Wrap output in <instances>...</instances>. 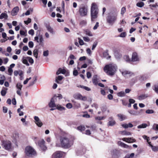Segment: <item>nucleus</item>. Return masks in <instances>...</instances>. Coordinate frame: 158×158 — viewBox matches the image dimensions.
<instances>
[{"label":"nucleus","mask_w":158,"mask_h":158,"mask_svg":"<svg viewBox=\"0 0 158 158\" xmlns=\"http://www.w3.org/2000/svg\"><path fill=\"white\" fill-rule=\"evenodd\" d=\"M118 67L116 64L110 63L106 65L103 68L104 72L108 75L113 76L116 73Z\"/></svg>","instance_id":"obj_1"},{"label":"nucleus","mask_w":158,"mask_h":158,"mask_svg":"<svg viewBox=\"0 0 158 158\" xmlns=\"http://www.w3.org/2000/svg\"><path fill=\"white\" fill-rule=\"evenodd\" d=\"M60 144L56 143L57 147H61L64 148H69L73 145V142L66 136L61 137L60 138Z\"/></svg>","instance_id":"obj_2"},{"label":"nucleus","mask_w":158,"mask_h":158,"mask_svg":"<svg viewBox=\"0 0 158 158\" xmlns=\"http://www.w3.org/2000/svg\"><path fill=\"white\" fill-rule=\"evenodd\" d=\"M98 9L97 4L95 2L93 3L91 7V20L92 21L98 17Z\"/></svg>","instance_id":"obj_3"},{"label":"nucleus","mask_w":158,"mask_h":158,"mask_svg":"<svg viewBox=\"0 0 158 158\" xmlns=\"http://www.w3.org/2000/svg\"><path fill=\"white\" fill-rule=\"evenodd\" d=\"M56 101V96H54L52 98L50 103L49 104V106L51 108H56V109L58 110L62 111L64 110L65 109V108L61 106L60 105H56L55 104V102Z\"/></svg>","instance_id":"obj_4"},{"label":"nucleus","mask_w":158,"mask_h":158,"mask_svg":"<svg viewBox=\"0 0 158 158\" xmlns=\"http://www.w3.org/2000/svg\"><path fill=\"white\" fill-rule=\"evenodd\" d=\"M2 146L5 149L10 151L12 149V143L9 140H4L2 141Z\"/></svg>","instance_id":"obj_5"},{"label":"nucleus","mask_w":158,"mask_h":158,"mask_svg":"<svg viewBox=\"0 0 158 158\" xmlns=\"http://www.w3.org/2000/svg\"><path fill=\"white\" fill-rule=\"evenodd\" d=\"M117 15L116 14H110L107 18V21L110 24L112 25L117 19Z\"/></svg>","instance_id":"obj_6"},{"label":"nucleus","mask_w":158,"mask_h":158,"mask_svg":"<svg viewBox=\"0 0 158 158\" xmlns=\"http://www.w3.org/2000/svg\"><path fill=\"white\" fill-rule=\"evenodd\" d=\"M25 152L26 155L29 156H31L36 154L35 150L32 147L29 146L26 148Z\"/></svg>","instance_id":"obj_7"},{"label":"nucleus","mask_w":158,"mask_h":158,"mask_svg":"<svg viewBox=\"0 0 158 158\" xmlns=\"http://www.w3.org/2000/svg\"><path fill=\"white\" fill-rule=\"evenodd\" d=\"M88 11L87 6L84 5H81L79 8V12L80 15L85 16L87 15Z\"/></svg>","instance_id":"obj_8"},{"label":"nucleus","mask_w":158,"mask_h":158,"mask_svg":"<svg viewBox=\"0 0 158 158\" xmlns=\"http://www.w3.org/2000/svg\"><path fill=\"white\" fill-rule=\"evenodd\" d=\"M120 71L122 75L126 78H129L134 76V73L130 71L126 70L123 71Z\"/></svg>","instance_id":"obj_9"},{"label":"nucleus","mask_w":158,"mask_h":158,"mask_svg":"<svg viewBox=\"0 0 158 158\" xmlns=\"http://www.w3.org/2000/svg\"><path fill=\"white\" fill-rule=\"evenodd\" d=\"M73 97L76 99L81 100L83 101H86L87 99V98L86 97L83 96L79 94H74Z\"/></svg>","instance_id":"obj_10"},{"label":"nucleus","mask_w":158,"mask_h":158,"mask_svg":"<svg viewBox=\"0 0 158 158\" xmlns=\"http://www.w3.org/2000/svg\"><path fill=\"white\" fill-rule=\"evenodd\" d=\"M34 119V122L38 127H41L43 125V123L38 117L35 116Z\"/></svg>","instance_id":"obj_11"},{"label":"nucleus","mask_w":158,"mask_h":158,"mask_svg":"<svg viewBox=\"0 0 158 158\" xmlns=\"http://www.w3.org/2000/svg\"><path fill=\"white\" fill-rule=\"evenodd\" d=\"M45 141L43 139H41L39 141L38 144L41 149L45 150L47 149L45 145Z\"/></svg>","instance_id":"obj_12"},{"label":"nucleus","mask_w":158,"mask_h":158,"mask_svg":"<svg viewBox=\"0 0 158 158\" xmlns=\"http://www.w3.org/2000/svg\"><path fill=\"white\" fill-rule=\"evenodd\" d=\"M111 155L113 158H118L119 156V152L116 149L113 150L111 151Z\"/></svg>","instance_id":"obj_13"},{"label":"nucleus","mask_w":158,"mask_h":158,"mask_svg":"<svg viewBox=\"0 0 158 158\" xmlns=\"http://www.w3.org/2000/svg\"><path fill=\"white\" fill-rule=\"evenodd\" d=\"M139 59L137 53L136 52L133 53L132 55L131 61L135 62L139 61Z\"/></svg>","instance_id":"obj_14"},{"label":"nucleus","mask_w":158,"mask_h":158,"mask_svg":"<svg viewBox=\"0 0 158 158\" xmlns=\"http://www.w3.org/2000/svg\"><path fill=\"white\" fill-rule=\"evenodd\" d=\"M19 10V8L18 6H16L12 10L11 14L13 16L16 15Z\"/></svg>","instance_id":"obj_15"},{"label":"nucleus","mask_w":158,"mask_h":158,"mask_svg":"<svg viewBox=\"0 0 158 158\" xmlns=\"http://www.w3.org/2000/svg\"><path fill=\"white\" fill-rule=\"evenodd\" d=\"M62 152L58 151L53 154V157L54 158H60L62 157Z\"/></svg>","instance_id":"obj_16"},{"label":"nucleus","mask_w":158,"mask_h":158,"mask_svg":"<svg viewBox=\"0 0 158 158\" xmlns=\"http://www.w3.org/2000/svg\"><path fill=\"white\" fill-rule=\"evenodd\" d=\"M109 122L108 123V126H112L114 125L115 123V121L113 119L112 117L109 118Z\"/></svg>","instance_id":"obj_17"},{"label":"nucleus","mask_w":158,"mask_h":158,"mask_svg":"<svg viewBox=\"0 0 158 158\" xmlns=\"http://www.w3.org/2000/svg\"><path fill=\"white\" fill-rule=\"evenodd\" d=\"M148 97L147 94H142L139 96L137 98L139 100H142L146 99Z\"/></svg>","instance_id":"obj_18"},{"label":"nucleus","mask_w":158,"mask_h":158,"mask_svg":"<svg viewBox=\"0 0 158 158\" xmlns=\"http://www.w3.org/2000/svg\"><path fill=\"white\" fill-rule=\"evenodd\" d=\"M117 116L118 117L120 121H122L125 120L127 118V116L124 115L119 114L117 115Z\"/></svg>","instance_id":"obj_19"},{"label":"nucleus","mask_w":158,"mask_h":158,"mask_svg":"<svg viewBox=\"0 0 158 158\" xmlns=\"http://www.w3.org/2000/svg\"><path fill=\"white\" fill-rule=\"evenodd\" d=\"M119 145L121 147L125 148H130L131 147L129 146L128 145L124 143L121 141H120L118 143Z\"/></svg>","instance_id":"obj_20"},{"label":"nucleus","mask_w":158,"mask_h":158,"mask_svg":"<svg viewBox=\"0 0 158 158\" xmlns=\"http://www.w3.org/2000/svg\"><path fill=\"white\" fill-rule=\"evenodd\" d=\"M123 127L125 128H127L128 127H133V125L131 123H129L128 124H124L122 125Z\"/></svg>","instance_id":"obj_21"},{"label":"nucleus","mask_w":158,"mask_h":158,"mask_svg":"<svg viewBox=\"0 0 158 158\" xmlns=\"http://www.w3.org/2000/svg\"><path fill=\"white\" fill-rule=\"evenodd\" d=\"M119 133L123 135H131V134L130 132L125 131H121L119 132Z\"/></svg>","instance_id":"obj_22"},{"label":"nucleus","mask_w":158,"mask_h":158,"mask_svg":"<svg viewBox=\"0 0 158 158\" xmlns=\"http://www.w3.org/2000/svg\"><path fill=\"white\" fill-rule=\"evenodd\" d=\"M7 90L8 89L7 88L4 87H3L1 91V94L2 95V96H5Z\"/></svg>","instance_id":"obj_23"},{"label":"nucleus","mask_w":158,"mask_h":158,"mask_svg":"<svg viewBox=\"0 0 158 158\" xmlns=\"http://www.w3.org/2000/svg\"><path fill=\"white\" fill-rule=\"evenodd\" d=\"M46 28L48 31H49L52 34H54L55 33V32L54 31L53 29L50 27V26H47Z\"/></svg>","instance_id":"obj_24"},{"label":"nucleus","mask_w":158,"mask_h":158,"mask_svg":"<svg viewBox=\"0 0 158 158\" xmlns=\"http://www.w3.org/2000/svg\"><path fill=\"white\" fill-rule=\"evenodd\" d=\"M27 60V57H23L22 59V62L27 66H29V64Z\"/></svg>","instance_id":"obj_25"},{"label":"nucleus","mask_w":158,"mask_h":158,"mask_svg":"<svg viewBox=\"0 0 158 158\" xmlns=\"http://www.w3.org/2000/svg\"><path fill=\"white\" fill-rule=\"evenodd\" d=\"M8 17V15L6 13H2L0 15V19H7Z\"/></svg>","instance_id":"obj_26"},{"label":"nucleus","mask_w":158,"mask_h":158,"mask_svg":"<svg viewBox=\"0 0 158 158\" xmlns=\"http://www.w3.org/2000/svg\"><path fill=\"white\" fill-rule=\"evenodd\" d=\"M118 96L120 97H123L125 96V93L124 91H120L117 94Z\"/></svg>","instance_id":"obj_27"},{"label":"nucleus","mask_w":158,"mask_h":158,"mask_svg":"<svg viewBox=\"0 0 158 158\" xmlns=\"http://www.w3.org/2000/svg\"><path fill=\"white\" fill-rule=\"evenodd\" d=\"M128 113L131 115H138V114L137 112L134 110H129L128 111Z\"/></svg>","instance_id":"obj_28"},{"label":"nucleus","mask_w":158,"mask_h":158,"mask_svg":"<svg viewBox=\"0 0 158 158\" xmlns=\"http://www.w3.org/2000/svg\"><path fill=\"white\" fill-rule=\"evenodd\" d=\"M136 141V140L133 138H128L127 139V142L133 143Z\"/></svg>","instance_id":"obj_29"},{"label":"nucleus","mask_w":158,"mask_h":158,"mask_svg":"<svg viewBox=\"0 0 158 158\" xmlns=\"http://www.w3.org/2000/svg\"><path fill=\"white\" fill-rule=\"evenodd\" d=\"M92 81L93 84L95 85L98 84V81L97 78L96 77H94L92 79Z\"/></svg>","instance_id":"obj_30"},{"label":"nucleus","mask_w":158,"mask_h":158,"mask_svg":"<svg viewBox=\"0 0 158 158\" xmlns=\"http://www.w3.org/2000/svg\"><path fill=\"white\" fill-rule=\"evenodd\" d=\"M134 153H131L130 155H126L123 158H134Z\"/></svg>","instance_id":"obj_31"},{"label":"nucleus","mask_w":158,"mask_h":158,"mask_svg":"<svg viewBox=\"0 0 158 158\" xmlns=\"http://www.w3.org/2000/svg\"><path fill=\"white\" fill-rule=\"evenodd\" d=\"M147 126V124L146 123H143L138 126V128H143L146 127Z\"/></svg>","instance_id":"obj_32"},{"label":"nucleus","mask_w":158,"mask_h":158,"mask_svg":"<svg viewBox=\"0 0 158 158\" xmlns=\"http://www.w3.org/2000/svg\"><path fill=\"white\" fill-rule=\"evenodd\" d=\"M33 54L34 56L36 58H37L38 56V50L36 49H34L33 52Z\"/></svg>","instance_id":"obj_33"},{"label":"nucleus","mask_w":158,"mask_h":158,"mask_svg":"<svg viewBox=\"0 0 158 158\" xmlns=\"http://www.w3.org/2000/svg\"><path fill=\"white\" fill-rule=\"evenodd\" d=\"M124 60L127 62H130L131 61L129 56L127 55H125L124 56Z\"/></svg>","instance_id":"obj_34"},{"label":"nucleus","mask_w":158,"mask_h":158,"mask_svg":"<svg viewBox=\"0 0 158 158\" xmlns=\"http://www.w3.org/2000/svg\"><path fill=\"white\" fill-rule=\"evenodd\" d=\"M22 85L19 83H18L16 84V87L18 89H22Z\"/></svg>","instance_id":"obj_35"},{"label":"nucleus","mask_w":158,"mask_h":158,"mask_svg":"<svg viewBox=\"0 0 158 158\" xmlns=\"http://www.w3.org/2000/svg\"><path fill=\"white\" fill-rule=\"evenodd\" d=\"M85 34L87 35H88L90 36H93L92 33L89 30H86L85 31Z\"/></svg>","instance_id":"obj_36"},{"label":"nucleus","mask_w":158,"mask_h":158,"mask_svg":"<svg viewBox=\"0 0 158 158\" xmlns=\"http://www.w3.org/2000/svg\"><path fill=\"white\" fill-rule=\"evenodd\" d=\"M153 90L156 93L158 94V84L154 85V88Z\"/></svg>","instance_id":"obj_37"},{"label":"nucleus","mask_w":158,"mask_h":158,"mask_svg":"<svg viewBox=\"0 0 158 158\" xmlns=\"http://www.w3.org/2000/svg\"><path fill=\"white\" fill-rule=\"evenodd\" d=\"M144 5V3L143 2H138L136 4V6L139 7H141Z\"/></svg>","instance_id":"obj_38"},{"label":"nucleus","mask_w":158,"mask_h":158,"mask_svg":"<svg viewBox=\"0 0 158 158\" xmlns=\"http://www.w3.org/2000/svg\"><path fill=\"white\" fill-rule=\"evenodd\" d=\"M27 58L29 62L31 63V64H32L33 63L34 60L32 58L30 57H27Z\"/></svg>","instance_id":"obj_39"},{"label":"nucleus","mask_w":158,"mask_h":158,"mask_svg":"<svg viewBox=\"0 0 158 158\" xmlns=\"http://www.w3.org/2000/svg\"><path fill=\"white\" fill-rule=\"evenodd\" d=\"M154 111L152 110H146V113L148 114H151L154 113Z\"/></svg>","instance_id":"obj_40"},{"label":"nucleus","mask_w":158,"mask_h":158,"mask_svg":"<svg viewBox=\"0 0 158 158\" xmlns=\"http://www.w3.org/2000/svg\"><path fill=\"white\" fill-rule=\"evenodd\" d=\"M152 129L154 130H158V124H154L152 126Z\"/></svg>","instance_id":"obj_41"},{"label":"nucleus","mask_w":158,"mask_h":158,"mask_svg":"<svg viewBox=\"0 0 158 158\" xmlns=\"http://www.w3.org/2000/svg\"><path fill=\"white\" fill-rule=\"evenodd\" d=\"M63 79V77L61 76H58V77H57L56 78V82L58 83H59V82L58 81V80H61L62 79Z\"/></svg>","instance_id":"obj_42"},{"label":"nucleus","mask_w":158,"mask_h":158,"mask_svg":"<svg viewBox=\"0 0 158 158\" xmlns=\"http://www.w3.org/2000/svg\"><path fill=\"white\" fill-rule=\"evenodd\" d=\"M28 46L29 48H32L34 46L33 42L31 41H29L28 43Z\"/></svg>","instance_id":"obj_43"},{"label":"nucleus","mask_w":158,"mask_h":158,"mask_svg":"<svg viewBox=\"0 0 158 158\" xmlns=\"http://www.w3.org/2000/svg\"><path fill=\"white\" fill-rule=\"evenodd\" d=\"M105 118V117L98 116L95 118V119L96 120H101Z\"/></svg>","instance_id":"obj_44"},{"label":"nucleus","mask_w":158,"mask_h":158,"mask_svg":"<svg viewBox=\"0 0 158 158\" xmlns=\"http://www.w3.org/2000/svg\"><path fill=\"white\" fill-rule=\"evenodd\" d=\"M13 71L12 69L11 68H9L8 70V72L9 73V75L11 76L12 74Z\"/></svg>","instance_id":"obj_45"},{"label":"nucleus","mask_w":158,"mask_h":158,"mask_svg":"<svg viewBox=\"0 0 158 158\" xmlns=\"http://www.w3.org/2000/svg\"><path fill=\"white\" fill-rule=\"evenodd\" d=\"M152 150L155 152L158 151V147L156 146H152Z\"/></svg>","instance_id":"obj_46"},{"label":"nucleus","mask_w":158,"mask_h":158,"mask_svg":"<svg viewBox=\"0 0 158 158\" xmlns=\"http://www.w3.org/2000/svg\"><path fill=\"white\" fill-rule=\"evenodd\" d=\"M66 107L68 109H71L72 108L73 106L71 103H68L66 105Z\"/></svg>","instance_id":"obj_47"},{"label":"nucleus","mask_w":158,"mask_h":158,"mask_svg":"<svg viewBox=\"0 0 158 158\" xmlns=\"http://www.w3.org/2000/svg\"><path fill=\"white\" fill-rule=\"evenodd\" d=\"M31 19L30 18H28V19L27 21H24V23L25 24L27 25L28 23H30L31 22Z\"/></svg>","instance_id":"obj_48"},{"label":"nucleus","mask_w":158,"mask_h":158,"mask_svg":"<svg viewBox=\"0 0 158 158\" xmlns=\"http://www.w3.org/2000/svg\"><path fill=\"white\" fill-rule=\"evenodd\" d=\"M77 129L81 131H84L85 129V127L83 126H80L77 127Z\"/></svg>","instance_id":"obj_49"},{"label":"nucleus","mask_w":158,"mask_h":158,"mask_svg":"<svg viewBox=\"0 0 158 158\" xmlns=\"http://www.w3.org/2000/svg\"><path fill=\"white\" fill-rule=\"evenodd\" d=\"M126 11V8L124 7H123L121 10V14L122 15H123Z\"/></svg>","instance_id":"obj_50"},{"label":"nucleus","mask_w":158,"mask_h":158,"mask_svg":"<svg viewBox=\"0 0 158 158\" xmlns=\"http://www.w3.org/2000/svg\"><path fill=\"white\" fill-rule=\"evenodd\" d=\"M126 35V33L125 32L121 33L119 36L121 37H125Z\"/></svg>","instance_id":"obj_51"},{"label":"nucleus","mask_w":158,"mask_h":158,"mask_svg":"<svg viewBox=\"0 0 158 158\" xmlns=\"http://www.w3.org/2000/svg\"><path fill=\"white\" fill-rule=\"evenodd\" d=\"M20 33L21 35L26 36V31H23L20 30Z\"/></svg>","instance_id":"obj_52"},{"label":"nucleus","mask_w":158,"mask_h":158,"mask_svg":"<svg viewBox=\"0 0 158 158\" xmlns=\"http://www.w3.org/2000/svg\"><path fill=\"white\" fill-rule=\"evenodd\" d=\"M149 6L150 7V8L152 10L153 9L152 8V7H156V6H158V5H157V4L156 3V4H153V5L150 4L149 5Z\"/></svg>","instance_id":"obj_53"},{"label":"nucleus","mask_w":158,"mask_h":158,"mask_svg":"<svg viewBox=\"0 0 158 158\" xmlns=\"http://www.w3.org/2000/svg\"><path fill=\"white\" fill-rule=\"evenodd\" d=\"M48 55V50L45 51L43 52V55L44 56H47Z\"/></svg>","instance_id":"obj_54"},{"label":"nucleus","mask_w":158,"mask_h":158,"mask_svg":"<svg viewBox=\"0 0 158 158\" xmlns=\"http://www.w3.org/2000/svg\"><path fill=\"white\" fill-rule=\"evenodd\" d=\"M43 40H44L42 36L41 35L39 37V43H40V44L42 43Z\"/></svg>","instance_id":"obj_55"},{"label":"nucleus","mask_w":158,"mask_h":158,"mask_svg":"<svg viewBox=\"0 0 158 158\" xmlns=\"http://www.w3.org/2000/svg\"><path fill=\"white\" fill-rule=\"evenodd\" d=\"M97 42H95L94 43L92 48V50H93L95 48L97 45Z\"/></svg>","instance_id":"obj_56"},{"label":"nucleus","mask_w":158,"mask_h":158,"mask_svg":"<svg viewBox=\"0 0 158 158\" xmlns=\"http://www.w3.org/2000/svg\"><path fill=\"white\" fill-rule=\"evenodd\" d=\"M99 26V23L98 22H97L95 25V26H94L93 27V29L94 30H96L97 29L98 27Z\"/></svg>","instance_id":"obj_57"},{"label":"nucleus","mask_w":158,"mask_h":158,"mask_svg":"<svg viewBox=\"0 0 158 158\" xmlns=\"http://www.w3.org/2000/svg\"><path fill=\"white\" fill-rule=\"evenodd\" d=\"M34 31L33 29H31L28 31L29 34L33 35L34 34Z\"/></svg>","instance_id":"obj_58"},{"label":"nucleus","mask_w":158,"mask_h":158,"mask_svg":"<svg viewBox=\"0 0 158 158\" xmlns=\"http://www.w3.org/2000/svg\"><path fill=\"white\" fill-rule=\"evenodd\" d=\"M83 40L86 42H89L90 40L89 38L88 37H83Z\"/></svg>","instance_id":"obj_59"},{"label":"nucleus","mask_w":158,"mask_h":158,"mask_svg":"<svg viewBox=\"0 0 158 158\" xmlns=\"http://www.w3.org/2000/svg\"><path fill=\"white\" fill-rule=\"evenodd\" d=\"M129 102L130 103L133 104L135 102V101L133 99L130 98L129 100Z\"/></svg>","instance_id":"obj_60"},{"label":"nucleus","mask_w":158,"mask_h":158,"mask_svg":"<svg viewBox=\"0 0 158 158\" xmlns=\"http://www.w3.org/2000/svg\"><path fill=\"white\" fill-rule=\"evenodd\" d=\"M7 108L5 106L3 107V111L4 113H6L7 112Z\"/></svg>","instance_id":"obj_61"},{"label":"nucleus","mask_w":158,"mask_h":158,"mask_svg":"<svg viewBox=\"0 0 158 158\" xmlns=\"http://www.w3.org/2000/svg\"><path fill=\"white\" fill-rule=\"evenodd\" d=\"M6 68L4 66H2L0 67V71L3 72L5 70Z\"/></svg>","instance_id":"obj_62"},{"label":"nucleus","mask_w":158,"mask_h":158,"mask_svg":"<svg viewBox=\"0 0 158 158\" xmlns=\"http://www.w3.org/2000/svg\"><path fill=\"white\" fill-rule=\"evenodd\" d=\"M22 89H18L16 91L17 94L19 96H21V90Z\"/></svg>","instance_id":"obj_63"},{"label":"nucleus","mask_w":158,"mask_h":158,"mask_svg":"<svg viewBox=\"0 0 158 158\" xmlns=\"http://www.w3.org/2000/svg\"><path fill=\"white\" fill-rule=\"evenodd\" d=\"M6 50L8 52L10 53L12 49L10 47H8L7 48Z\"/></svg>","instance_id":"obj_64"}]
</instances>
